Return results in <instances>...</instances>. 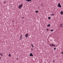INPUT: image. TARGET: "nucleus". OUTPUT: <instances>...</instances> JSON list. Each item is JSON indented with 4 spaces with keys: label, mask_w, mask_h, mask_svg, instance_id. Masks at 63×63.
Instances as JSON below:
<instances>
[{
    "label": "nucleus",
    "mask_w": 63,
    "mask_h": 63,
    "mask_svg": "<svg viewBox=\"0 0 63 63\" xmlns=\"http://www.w3.org/2000/svg\"><path fill=\"white\" fill-rule=\"evenodd\" d=\"M23 6V5L22 4H20L18 6V8L19 9H21L22 7V6Z\"/></svg>",
    "instance_id": "obj_1"
},
{
    "label": "nucleus",
    "mask_w": 63,
    "mask_h": 63,
    "mask_svg": "<svg viewBox=\"0 0 63 63\" xmlns=\"http://www.w3.org/2000/svg\"><path fill=\"white\" fill-rule=\"evenodd\" d=\"M58 7H60V8H61V5H60V3H58Z\"/></svg>",
    "instance_id": "obj_2"
},
{
    "label": "nucleus",
    "mask_w": 63,
    "mask_h": 63,
    "mask_svg": "<svg viewBox=\"0 0 63 63\" xmlns=\"http://www.w3.org/2000/svg\"><path fill=\"white\" fill-rule=\"evenodd\" d=\"M50 45V46H51V47L52 46L53 47H55V45H53V43H52L51 45Z\"/></svg>",
    "instance_id": "obj_3"
},
{
    "label": "nucleus",
    "mask_w": 63,
    "mask_h": 63,
    "mask_svg": "<svg viewBox=\"0 0 63 63\" xmlns=\"http://www.w3.org/2000/svg\"><path fill=\"white\" fill-rule=\"evenodd\" d=\"M32 0H26V1L27 2H31V1H32Z\"/></svg>",
    "instance_id": "obj_4"
},
{
    "label": "nucleus",
    "mask_w": 63,
    "mask_h": 63,
    "mask_svg": "<svg viewBox=\"0 0 63 63\" xmlns=\"http://www.w3.org/2000/svg\"><path fill=\"white\" fill-rule=\"evenodd\" d=\"M30 56H33V55L32 54V53H31L30 54Z\"/></svg>",
    "instance_id": "obj_5"
},
{
    "label": "nucleus",
    "mask_w": 63,
    "mask_h": 63,
    "mask_svg": "<svg viewBox=\"0 0 63 63\" xmlns=\"http://www.w3.org/2000/svg\"><path fill=\"white\" fill-rule=\"evenodd\" d=\"M28 34H26L25 35V36L26 37V38H27L28 37Z\"/></svg>",
    "instance_id": "obj_6"
},
{
    "label": "nucleus",
    "mask_w": 63,
    "mask_h": 63,
    "mask_svg": "<svg viewBox=\"0 0 63 63\" xmlns=\"http://www.w3.org/2000/svg\"><path fill=\"white\" fill-rule=\"evenodd\" d=\"M54 14H51V16H54Z\"/></svg>",
    "instance_id": "obj_7"
},
{
    "label": "nucleus",
    "mask_w": 63,
    "mask_h": 63,
    "mask_svg": "<svg viewBox=\"0 0 63 63\" xmlns=\"http://www.w3.org/2000/svg\"><path fill=\"white\" fill-rule=\"evenodd\" d=\"M47 26L48 27H50V24H48L47 25Z\"/></svg>",
    "instance_id": "obj_8"
},
{
    "label": "nucleus",
    "mask_w": 63,
    "mask_h": 63,
    "mask_svg": "<svg viewBox=\"0 0 63 63\" xmlns=\"http://www.w3.org/2000/svg\"><path fill=\"white\" fill-rule=\"evenodd\" d=\"M61 15H63V11H61Z\"/></svg>",
    "instance_id": "obj_9"
},
{
    "label": "nucleus",
    "mask_w": 63,
    "mask_h": 63,
    "mask_svg": "<svg viewBox=\"0 0 63 63\" xmlns=\"http://www.w3.org/2000/svg\"><path fill=\"white\" fill-rule=\"evenodd\" d=\"M38 12L39 11L38 10L36 11H35V13H38Z\"/></svg>",
    "instance_id": "obj_10"
},
{
    "label": "nucleus",
    "mask_w": 63,
    "mask_h": 63,
    "mask_svg": "<svg viewBox=\"0 0 63 63\" xmlns=\"http://www.w3.org/2000/svg\"><path fill=\"white\" fill-rule=\"evenodd\" d=\"M8 56H9V57H11V55L10 54H9L8 55Z\"/></svg>",
    "instance_id": "obj_11"
},
{
    "label": "nucleus",
    "mask_w": 63,
    "mask_h": 63,
    "mask_svg": "<svg viewBox=\"0 0 63 63\" xmlns=\"http://www.w3.org/2000/svg\"><path fill=\"white\" fill-rule=\"evenodd\" d=\"M3 2L4 4H6V1H4Z\"/></svg>",
    "instance_id": "obj_12"
},
{
    "label": "nucleus",
    "mask_w": 63,
    "mask_h": 63,
    "mask_svg": "<svg viewBox=\"0 0 63 63\" xmlns=\"http://www.w3.org/2000/svg\"><path fill=\"white\" fill-rule=\"evenodd\" d=\"M54 50H56V47H55L54 48Z\"/></svg>",
    "instance_id": "obj_13"
},
{
    "label": "nucleus",
    "mask_w": 63,
    "mask_h": 63,
    "mask_svg": "<svg viewBox=\"0 0 63 63\" xmlns=\"http://www.w3.org/2000/svg\"><path fill=\"white\" fill-rule=\"evenodd\" d=\"M22 35L20 36V39H21L22 38H22Z\"/></svg>",
    "instance_id": "obj_14"
},
{
    "label": "nucleus",
    "mask_w": 63,
    "mask_h": 63,
    "mask_svg": "<svg viewBox=\"0 0 63 63\" xmlns=\"http://www.w3.org/2000/svg\"><path fill=\"white\" fill-rule=\"evenodd\" d=\"M0 55H1V56H2L3 55V54L2 53L0 54Z\"/></svg>",
    "instance_id": "obj_15"
},
{
    "label": "nucleus",
    "mask_w": 63,
    "mask_h": 63,
    "mask_svg": "<svg viewBox=\"0 0 63 63\" xmlns=\"http://www.w3.org/2000/svg\"><path fill=\"white\" fill-rule=\"evenodd\" d=\"M61 26H62V27L63 26H62V24H61Z\"/></svg>",
    "instance_id": "obj_16"
},
{
    "label": "nucleus",
    "mask_w": 63,
    "mask_h": 63,
    "mask_svg": "<svg viewBox=\"0 0 63 63\" xmlns=\"http://www.w3.org/2000/svg\"><path fill=\"white\" fill-rule=\"evenodd\" d=\"M51 31H52V32L53 31V30H51Z\"/></svg>",
    "instance_id": "obj_17"
},
{
    "label": "nucleus",
    "mask_w": 63,
    "mask_h": 63,
    "mask_svg": "<svg viewBox=\"0 0 63 63\" xmlns=\"http://www.w3.org/2000/svg\"><path fill=\"white\" fill-rule=\"evenodd\" d=\"M48 19H50V17H48Z\"/></svg>",
    "instance_id": "obj_18"
},
{
    "label": "nucleus",
    "mask_w": 63,
    "mask_h": 63,
    "mask_svg": "<svg viewBox=\"0 0 63 63\" xmlns=\"http://www.w3.org/2000/svg\"><path fill=\"white\" fill-rule=\"evenodd\" d=\"M41 6H44V5L43 4H42Z\"/></svg>",
    "instance_id": "obj_19"
},
{
    "label": "nucleus",
    "mask_w": 63,
    "mask_h": 63,
    "mask_svg": "<svg viewBox=\"0 0 63 63\" xmlns=\"http://www.w3.org/2000/svg\"><path fill=\"white\" fill-rule=\"evenodd\" d=\"M46 30H47V31H48V29H46Z\"/></svg>",
    "instance_id": "obj_20"
},
{
    "label": "nucleus",
    "mask_w": 63,
    "mask_h": 63,
    "mask_svg": "<svg viewBox=\"0 0 63 63\" xmlns=\"http://www.w3.org/2000/svg\"><path fill=\"white\" fill-rule=\"evenodd\" d=\"M53 62H55L54 60L53 61H52Z\"/></svg>",
    "instance_id": "obj_21"
},
{
    "label": "nucleus",
    "mask_w": 63,
    "mask_h": 63,
    "mask_svg": "<svg viewBox=\"0 0 63 63\" xmlns=\"http://www.w3.org/2000/svg\"><path fill=\"white\" fill-rule=\"evenodd\" d=\"M61 53L62 54H63V52H62Z\"/></svg>",
    "instance_id": "obj_22"
},
{
    "label": "nucleus",
    "mask_w": 63,
    "mask_h": 63,
    "mask_svg": "<svg viewBox=\"0 0 63 63\" xmlns=\"http://www.w3.org/2000/svg\"><path fill=\"white\" fill-rule=\"evenodd\" d=\"M22 18H24V17H22Z\"/></svg>",
    "instance_id": "obj_23"
},
{
    "label": "nucleus",
    "mask_w": 63,
    "mask_h": 63,
    "mask_svg": "<svg viewBox=\"0 0 63 63\" xmlns=\"http://www.w3.org/2000/svg\"><path fill=\"white\" fill-rule=\"evenodd\" d=\"M32 47H34V46L33 45H32Z\"/></svg>",
    "instance_id": "obj_24"
},
{
    "label": "nucleus",
    "mask_w": 63,
    "mask_h": 63,
    "mask_svg": "<svg viewBox=\"0 0 63 63\" xmlns=\"http://www.w3.org/2000/svg\"><path fill=\"white\" fill-rule=\"evenodd\" d=\"M31 45L32 46H33V45L32 44Z\"/></svg>",
    "instance_id": "obj_25"
},
{
    "label": "nucleus",
    "mask_w": 63,
    "mask_h": 63,
    "mask_svg": "<svg viewBox=\"0 0 63 63\" xmlns=\"http://www.w3.org/2000/svg\"><path fill=\"white\" fill-rule=\"evenodd\" d=\"M18 59V58H17L16 59Z\"/></svg>",
    "instance_id": "obj_26"
},
{
    "label": "nucleus",
    "mask_w": 63,
    "mask_h": 63,
    "mask_svg": "<svg viewBox=\"0 0 63 63\" xmlns=\"http://www.w3.org/2000/svg\"><path fill=\"white\" fill-rule=\"evenodd\" d=\"M31 50H33V49H32V48H31Z\"/></svg>",
    "instance_id": "obj_27"
},
{
    "label": "nucleus",
    "mask_w": 63,
    "mask_h": 63,
    "mask_svg": "<svg viewBox=\"0 0 63 63\" xmlns=\"http://www.w3.org/2000/svg\"><path fill=\"white\" fill-rule=\"evenodd\" d=\"M0 59H1V57H0Z\"/></svg>",
    "instance_id": "obj_28"
},
{
    "label": "nucleus",
    "mask_w": 63,
    "mask_h": 63,
    "mask_svg": "<svg viewBox=\"0 0 63 63\" xmlns=\"http://www.w3.org/2000/svg\"><path fill=\"white\" fill-rule=\"evenodd\" d=\"M23 21V22H24V21Z\"/></svg>",
    "instance_id": "obj_29"
},
{
    "label": "nucleus",
    "mask_w": 63,
    "mask_h": 63,
    "mask_svg": "<svg viewBox=\"0 0 63 63\" xmlns=\"http://www.w3.org/2000/svg\"><path fill=\"white\" fill-rule=\"evenodd\" d=\"M12 22H14V21H12Z\"/></svg>",
    "instance_id": "obj_30"
},
{
    "label": "nucleus",
    "mask_w": 63,
    "mask_h": 63,
    "mask_svg": "<svg viewBox=\"0 0 63 63\" xmlns=\"http://www.w3.org/2000/svg\"><path fill=\"white\" fill-rule=\"evenodd\" d=\"M48 63H49V62Z\"/></svg>",
    "instance_id": "obj_31"
}]
</instances>
